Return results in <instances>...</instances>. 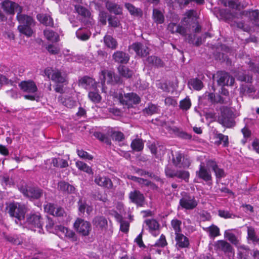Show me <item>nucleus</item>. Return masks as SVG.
Wrapping results in <instances>:
<instances>
[{
	"mask_svg": "<svg viewBox=\"0 0 259 259\" xmlns=\"http://www.w3.org/2000/svg\"><path fill=\"white\" fill-rule=\"evenodd\" d=\"M196 16L195 11L193 10L188 11L180 24L171 22L168 25L167 29L171 33H179L185 36L186 40L189 43H194L193 36L190 33L192 32L197 33L201 30V26L197 22L194 21Z\"/></svg>",
	"mask_w": 259,
	"mask_h": 259,
	"instance_id": "1",
	"label": "nucleus"
},
{
	"mask_svg": "<svg viewBox=\"0 0 259 259\" xmlns=\"http://www.w3.org/2000/svg\"><path fill=\"white\" fill-rule=\"evenodd\" d=\"M224 5L228 7L229 10H225V17L226 19L230 20L234 26L242 29L243 23V6L238 0H228L225 3Z\"/></svg>",
	"mask_w": 259,
	"mask_h": 259,
	"instance_id": "2",
	"label": "nucleus"
},
{
	"mask_svg": "<svg viewBox=\"0 0 259 259\" xmlns=\"http://www.w3.org/2000/svg\"><path fill=\"white\" fill-rule=\"evenodd\" d=\"M17 19L20 24L18 27L20 32L27 36H31L33 33L31 27L34 25L32 18L26 15L17 14Z\"/></svg>",
	"mask_w": 259,
	"mask_h": 259,
	"instance_id": "3",
	"label": "nucleus"
},
{
	"mask_svg": "<svg viewBox=\"0 0 259 259\" xmlns=\"http://www.w3.org/2000/svg\"><path fill=\"white\" fill-rule=\"evenodd\" d=\"M7 209L11 217H15L17 219L15 220L17 224H18V221L24 219L26 211L25 205L13 202L9 204Z\"/></svg>",
	"mask_w": 259,
	"mask_h": 259,
	"instance_id": "4",
	"label": "nucleus"
},
{
	"mask_svg": "<svg viewBox=\"0 0 259 259\" xmlns=\"http://www.w3.org/2000/svg\"><path fill=\"white\" fill-rule=\"evenodd\" d=\"M235 115L232 111L226 107L220 108V113L218 118V122L224 126L231 127L235 125Z\"/></svg>",
	"mask_w": 259,
	"mask_h": 259,
	"instance_id": "5",
	"label": "nucleus"
},
{
	"mask_svg": "<svg viewBox=\"0 0 259 259\" xmlns=\"http://www.w3.org/2000/svg\"><path fill=\"white\" fill-rule=\"evenodd\" d=\"M41 217L39 214L33 213L27 215L26 225L31 230L37 231L41 234L43 233L42 228Z\"/></svg>",
	"mask_w": 259,
	"mask_h": 259,
	"instance_id": "6",
	"label": "nucleus"
},
{
	"mask_svg": "<svg viewBox=\"0 0 259 259\" xmlns=\"http://www.w3.org/2000/svg\"><path fill=\"white\" fill-rule=\"evenodd\" d=\"M19 190L24 196L31 199H38L43 194L42 190L34 186H22L19 188Z\"/></svg>",
	"mask_w": 259,
	"mask_h": 259,
	"instance_id": "7",
	"label": "nucleus"
},
{
	"mask_svg": "<svg viewBox=\"0 0 259 259\" xmlns=\"http://www.w3.org/2000/svg\"><path fill=\"white\" fill-rule=\"evenodd\" d=\"M45 73L48 78L56 83H63L67 81L66 75L58 69L47 68L45 70Z\"/></svg>",
	"mask_w": 259,
	"mask_h": 259,
	"instance_id": "8",
	"label": "nucleus"
},
{
	"mask_svg": "<svg viewBox=\"0 0 259 259\" xmlns=\"http://www.w3.org/2000/svg\"><path fill=\"white\" fill-rule=\"evenodd\" d=\"M119 100L122 104L128 108L132 107L133 105L139 104L141 101L140 97L134 93L124 94L123 96L120 94L119 95Z\"/></svg>",
	"mask_w": 259,
	"mask_h": 259,
	"instance_id": "9",
	"label": "nucleus"
},
{
	"mask_svg": "<svg viewBox=\"0 0 259 259\" xmlns=\"http://www.w3.org/2000/svg\"><path fill=\"white\" fill-rule=\"evenodd\" d=\"M74 227L78 233L83 236L89 235L92 230L90 223L80 218L76 219L74 223Z\"/></svg>",
	"mask_w": 259,
	"mask_h": 259,
	"instance_id": "10",
	"label": "nucleus"
},
{
	"mask_svg": "<svg viewBox=\"0 0 259 259\" xmlns=\"http://www.w3.org/2000/svg\"><path fill=\"white\" fill-rule=\"evenodd\" d=\"M172 160L174 165L178 168H188L191 163L190 159L180 152L172 154Z\"/></svg>",
	"mask_w": 259,
	"mask_h": 259,
	"instance_id": "11",
	"label": "nucleus"
},
{
	"mask_svg": "<svg viewBox=\"0 0 259 259\" xmlns=\"http://www.w3.org/2000/svg\"><path fill=\"white\" fill-rule=\"evenodd\" d=\"M180 205L183 208L187 210H192L198 205V201L194 196L185 194L180 200Z\"/></svg>",
	"mask_w": 259,
	"mask_h": 259,
	"instance_id": "12",
	"label": "nucleus"
},
{
	"mask_svg": "<svg viewBox=\"0 0 259 259\" xmlns=\"http://www.w3.org/2000/svg\"><path fill=\"white\" fill-rule=\"evenodd\" d=\"M2 7L4 11L10 15H14L15 12L21 14L22 8L17 4L9 0H6L2 3Z\"/></svg>",
	"mask_w": 259,
	"mask_h": 259,
	"instance_id": "13",
	"label": "nucleus"
},
{
	"mask_svg": "<svg viewBox=\"0 0 259 259\" xmlns=\"http://www.w3.org/2000/svg\"><path fill=\"white\" fill-rule=\"evenodd\" d=\"M217 78L218 84L221 86L232 85L234 82V78L225 72H218Z\"/></svg>",
	"mask_w": 259,
	"mask_h": 259,
	"instance_id": "14",
	"label": "nucleus"
},
{
	"mask_svg": "<svg viewBox=\"0 0 259 259\" xmlns=\"http://www.w3.org/2000/svg\"><path fill=\"white\" fill-rule=\"evenodd\" d=\"M206 164L207 167L212 169L215 174L217 182L226 176V174L223 168H220L217 162L213 159L206 160Z\"/></svg>",
	"mask_w": 259,
	"mask_h": 259,
	"instance_id": "15",
	"label": "nucleus"
},
{
	"mask_svg": "<svg viewBox=\"0 0 259 259\" xmlns=\"http://www.w3.org/2000/svg\"><path fill=\"white\" fill-rule=\"evenodd\" d=\"M79 85L87 90H96L97 88V82L90 77L84 76L79 80Z\"/></svg>",
	"mask_w": 259,
	"mask_h": 259,
	"instance_id": "16",
	"label": "nucleus"
},
{
	"mask_svg": "<svg viewBox=\"0 0 259 259\" xmlns=\"http://www.w3.org/2000/svg\"><path fill=\"white\" fill-rule=\"evenodd\" d=\"M95 183L104 188L111 189L113 188V185L111 179L105 176L98 175L95 178Z\"/></svg>",
	"mask_w": 259,
	"mask_h": 259,
	"instance_id": "17",
	"label": "nucleus"
},
{
	"mask_svg": "<svg viewBox=\"0 0 259 259\" xmlns=\"http://www.w3.org/2000/svg\"><path fill=\"white\" fill-rule=\"evenodd\" d=\"M196 176L200 179H202L205 182H208L212 180L211 173L205 166L204 163L201 162L199 165L198 170L196 172Z\"/></svg>",
	"mask_w": 259,
	"mask_h": 259,
	"instance_id": "18",
	"label": "nucleus"
},
{
	"mask_svg": "<svg viewBox=\"0 0 259 259\" xmlns=\"http://www.w3.org/2000/svg\"><path fill=\"white\" fill-rule=\"evenodd\" d=\"M130 49L133 50L136 54L141 57L146 56L149 54L148 48L140 42H135L130 46Z\"/></svg>",
	"mask_w": 259,
	"mask_h": 259,
	"instance_id": "19",
	"label": "nucleus"
},
{
	"mask_svg": "<svg viewBox=\"0 0 259 259\" xmlns=\"http://www.w3.org/2000/svg\"><path fill=\"white\" fill-rule=\"evenodd\" d=\"M252 76L250 75L244 76V82L246 84H244V95H247L249 97L253 98L255 93V89L251 84Z\"/></svg>",
	"mask_w": 259,
	"mask_h": 259,
	"instance_id": "20",
	"label": "nucleus"
},
{
	"mask_svg": "<svg viewBox=\"0 0 259 259\" xmlns=\"http://www.w3.org/2000/svg\"><path fill=\"white\" fill-rule=\"evenodd\" d=\"M112 59L118 64H126L130 60V56L123 51H117L113 54Z\"/></svg>",
	"mask_w": 259,
	"mask_h": 259,
	"instance_id": "21",
	"label": "nucleus"
},
{
	"mask_svg": "<svg viewBox=\"0 0 259 259\" xmlns=\"http://www.w3.org/2000/svg\"><path fill=\"white\" fill-rule=\"evenodd\" d=\"M176 247L177 249L186 248L189 246V239L183 234H178L175 237Z\"/></svg>",
	"mask_w": 259,
	"mask_h": 259,
	"instance_id": "22",
	"label": "nucleus"
},
{
	"mask_svg": "<svg viewBox=\"0 0 259 259\" xmlns=\"http://www.w3.org/2000/svg\"><path fill=\"white\" fill-rule=\"evenodd\" d=\"M19 86L23 92L29 93H34L37 90L34 82L30 80L21 81L19 84Z\"/></svg>",
	"mask_w": 259,
	"mask_h": 259,
	"instance_id": "23",
	"label": "nucleus"
},
{
	"mask_svg": "<svg viewBox=\"0 0 259 259\" xmlns=\"http://www.w3.org/2000/svg\"><path fill=\"white\" fill-rule=\"evenodd\" d=\"M129 198L132 202L138 206H142L145 199L143 194L138 190L131 192L129 194Z\"/></svg>",
	"mask_w": 259,
	"mask_h": 259,
	"instance_id": "24",
	"label": "nucleus"
},
{
	"mask_svg": "<svg viewBox=\"0 0 259 259\" xmlns=\"http://www.w3.org/2000/svg\"><path fill=\"white\" fill-rule=\"evenodd\" d=\"M106 7L110 13L115 15H121L122 13V7L115 3L108 1L106 4Z\"/></svg>",
	"mask_w": 259,
	"mask_h": 259,
	"instance_id": "25",
	"label": "nucleus"
},
{
	"mask_svg": "<svg viewBox=\"0 0 259 259\" xmlns=\"http://www.w3.org/2000/svg\"><path fill=\"white\" fill-rule=\"evenodd\" d=\"M93 225L101 230H105L107 227V221L102 216L96 217L93 220Z\"/></svg>",
	"mask_w": 259,
	"mask_h": 259,
	"instance_id": "26",
	"label": "nucleus"
},
{
	"mask_svg": "<svg viewBox=\"0 0 259 259\" xmlns=\"http://www.w3.org/2000/svg\"><path fill=\"white\" fill-rule=\"evenodd\" d=\"M58 189L66 194L72 193L75 191V188L65 181H61L58 183Z\"/></svg>",
	"mask_w": 259,
	"mask_h": 259,
	"instance_id": "27",
	"label": "nucleus"
},
{
	"mask_svg": "<svg viewBox=\"0 0 259 259\" xmlns=\"http://www.w3.org/2000/svg\"><path fill=\"white\" fill-rule=\"evenodd\" d=\"M113 76L114 73L111 71L106 70L102 71L100 76L102 84L104 85L106 81L108 83L112 82Z\"/></svg>",
	"mask_w": 259,
	"mask_h": 259,
	"instance_id": "28",
	"label": "nucleus"
},
{
	"mask_svg": "<svg viewBox=\"0 0 259 259\" xmlns=\"http://www.w3.org/2000/svg\"><path fill=\"white\" fill-rule=\"evenodd\" d=\"M58 100L63 105L69 108L75 107L76 104V101L70 97L60 96Z\"/></svg>",
	"mask_w": 259,
	"mask_h": 259,
	"instance_id": "29",
	"label": "nucleus"
},
{
	"mask_svg": "<svg viewBox=\"0 0 259 259\" xmlns=\"http://www.w3.org/2000/svg\"><path fill=\"white\" fill-rule=\"evenodd\" d=\"M37 20L46 26H53L54 24L53 19L46 14H39L37 15Z\"/></svg>",
	"mask_w": 259,
	"mask_h": 259,
	"instance_id": "30",
	"label": "nucleus"
},
{
	"mask_svg": "<svg viewBox=\"0 0 259 259\" xmlns=\"http://www.w3.org/2000/svg\"><path fill=\"white\" fill-rule=\"evenodd\" d=\"M78 206L80 215L84 214L85 211L88 214H90L93 210L92 207L88 205L86 202L81 199L78 202Z\"/></svg>",
	"mask_w": 259,
	"mask_h": 259,
	"instance_id": "31",
	"label": "nucleus"
},
{
	"mask_svg": "<svg viewBox=\"0 0 259 259\" xmlns=\"http://www.w3.org/2000/svg\"><path fill=\"white\" fill-rule=\"evenodd\" d=\"M125 7L127 9L130 14L134 17H141L143 15V12L140 9L136 8L130 3H126Z\"/></svg>",
	"mask_w": 259,
	"mask_h": 259,
	"instance_id": "32",
	"label": "nucleus"
},
{
	"mask_svg": "<svg viewBox=\"0 0 259 259\" xmlns=\"http://www.w3.org/2000/svg\"><path fill=\"white\" fill-rule=\"evenodd\" d=\"M216 247L225 253H229L232 251V247L227 242L224 240H219L216 243Z\"/></svg>",
	"mask_w": 259,
	"mask_h": 259,
	"instance_id": "33",
	"label": "nucleus"
},
{
	"mask_svg": "<svg viewBox=\"0 0 259 259\" xmlns=\"http://www.w3.org/2000/svg\"><path fill=\"white\" fill-rule=\"evenodd\" d=\"M104 41L105 45L112 50H115L117 47L118 44L116 40L111 35H105Z\"/></svg>",
	"mask_w": 259,
	"mask_h": 259,
	"instance_id": "34",
	"label": "nucleus"
},
{
	"mask_svg": "<svg viewBox=\"0 0 259 259\" xmlns=\"http://www.w3.org/2000/svg\"><path fill=\"white\" fill-rule=\"evenodd\" d=\"M146 63L150 66L155 67H161L163 66L161 59L155 56L148 57L146 60Z\"/></svg>",
	"mask_w": 259,
	"mask_h": 259,
	"instance_id": "35",
	"label": "nucleus"
},
{
	"mask_svg": "<svg viewBox=\"0 0 259 259\" xmlns=\"http://www.w3.org/2000/svg\"><path fill=\"white\" fill-rule=\"evenodd\" d=\"M44 35L46 38L53 42H57L59 40L58 34L53 30L46 29L44 31Z\"/></svg>",
	"mask_w": 259,
	"mask_h": 259,
	"instance_id": "36",
	"label": "nucleus"
},
{
	"mask_svg": "<svg viewBox=\"0 0 259 259\" xmlns=\"http://www.w3.org/2000/svg\"><path fill=\"white\" fill-rule=\"evenodd\" d=\"M152 17L154 22L157 24H162L164 22V15L163 13L158 9H153Z\"/></svg>",
	"mask_w": 259,
	"mask_h": 259,
	"instance_id": "37",
	"label": "nucleus"
},
{
	"mask_svg": "<svg viewBox=\"0 0 259 259\" xmlns=\"http://www.w3.org/2000/svg\"><path fill=\"white\" fill-rule=\"evenodd\" d=\"M75 165L80 170L83 171L88 174H93L92 167L82 161H77L75 162Z\"/></svg>",
	"mask_w": 259,
	"mask_h": 259,
	"instance_id": "38",
	"label": "nucleus"
},
{
	"mask_svg": "<svg viewBox=\"0 0 259 259\" xmlns=\"http://www.w3.org/2000/svg\"><path fill=\"white\" fill-rule=\"evenodd\" d=\"M52 164L54 166L59 168H65L68 166V163L66 160L59 157L53 158Z\"/></svg>",
	"mask_w": 259,
	"mask_h": 259,
	"instance_id": "39",
	"label": "nucleus"
},
{
	"mask_svg": "<svg viewBox=\"0 0 259 259\" xmlns=\"http://www.w3.org/2000/svg\"><path fill=\"white\" fill-rule=\"evenodd\" d=\"M247 240L249 243H255L258 242V238L256 236L253 228L247 227Z\"/></svg>",
	"mask_w": 259,
	"mask_h": 259,
	"instance_id": "40",
	"label": "nucleus"
},
{
	"mask_svg": "<svg viewBox=\"0 0 259 259\" xmlns=\"http://www.w3.org/2000/svg\"><path fill=\"white\" fill-rule=\"evenodd\" d=\"M118 70L120 75L125 78L131 77L133 74L132 70L124 66H119Z\"/></svg>",
	"mask_w": 259,
	"mask_h": 259,
	"instance_id": "41",
	"label": "nucleus"
},
{
	"mask_svg": "<svg viewBox=\"0 0 259 259\" xmlns=\"http://www.w3.org/2000/svg\"><path fill=\"white\" fill-rule=\"evenodd\" d=\"M131 147L135 151H141L144 148V143L142 140L140 139L134 140L131 143Z\"/></svg>",
	"mask_w": 259,
	"mask_h": 259,
	"instance_id": "42",
	"label": "nucleus"
},
{
	"mask_svg": "<svg viewBox=\"0 0 259 259\" xmlns=\"http://www.w3.org/2000/svg\"><path fill=\"white\" fill-rule=\"evenodd\" d=\"M96 90H91L88 94V97L90 100L95 103H99L101 100V96Z\"/></svg>",
	"mask_w": 259,
	"mask_h": 259,
	"instance_id": "43",
	"label": "nucleus"
},
{
	"mask_svg": "<svg viewBox=\"0 0 259 259\" xmlns=\"http://www.w3.org/2000/svg\"><path fill=\"white\" fill-rule=\"evenodd\" d=\"M95 137L101 142H104L107 145H110L111 142L110 138L105 134L97 132L94 133Z\"/></svg>",
	"mask_w": 259,
	"mask_h": 259,
	"instance_id": "44",
	"label": "nucleus"
},
{
	"mask_svg": "<svg viewBox=\"0 0 259 259\" xmlns=\"http://www.w3.org/2000/svg\"><path fill=\"white\" fill-rule=\"evenodd\" d=\"M181 225L182 222L178 219H174L171 221V225L176 235L181 233Z\"/></svg>",
	"mask_w": 259,
	"mask_h": 259,
	"instance_id": "45",
	"label": "nucleus"
},
{
	"mask_svg": "<svg viewBox=\"0 0 259 259\" xmlns=\"http://www.w3.org/2000/svg\"><path fill=\"white\" fill-rule=\"evenodd\" d=\"M205 230L209 233V235L211 237L214 238L220 235V229L215 225H211L206 228Z\"/></svg>",
	"mask_w": 259,
	"mask_h": 259,
	"instance_id": "46",
	"label": "nucleus"
},
{
	"mask_svg": "<svg viewBox=\"0 0 259 259\" xmlns=\"http://www.w3.org/2000/svg\"><path fill=\"white\" fill-rule=\"evenodd\" d=\"M189 83L196 90L199 91L203 87V84L201 80L198 78H193L191 79Z\"/></svg>",
	"mask_w": 259,
	"mask_h": 259,
	"instance_id": "47",
	"label": "nucleus"
},
{
	"mask_svg": "<svg viewBox=\"0 0 259 259\" xmlns=\"http://www.w3.org/2000/svg\"><path fill=\"white\" fill-rule=\"evenodd\" d=\"M145 222L151 231L156 230L159 228L158 222L154 219L146 220Z\"/></svg>",
	"mask_w": 259,
	"mask_h": 259,
	"instance_id": "48",
	"label": "nucleus"
},
{
	"mask_svg": "<svg viewBox=\"0 0 259 259\" xmlns=\"http://www.w3.org/2000/svg\"><path fill=\"white\" fill-rule=\"evenodd\" d=\"M64 236L72 242H76L77 241V236L75 233L68 228H67L66 231L65 232Z\"/></svg>",
	"mask_w": 259,
	"mask_h": 259,
	"instance_id": "49",
	"label": "nucleus"
},
{
	"mask_svg": "<svg viewBox=\"0 0 259 259\" xmlns=\"http://www.w3.org/2000/svg\"><path fill=\"white\" fill-rule=\"evenodd\" d=\"M111 130L112 139L116 141L120 142L124 139V134L121 132H113L112 128H109L108 132Z\"/></svg>",
	"mask_w": 259,
	"mask_h": 259,
	"instance_id": "50",
	"label": "nucleus"
},
{
	"mask_svg": "<svg viewBox=\"0 0 259 259\" xmlns=\"http://www.w3.org/2000/svg\"><path fill=\"white\" fill-rule=\"evenodd\" d=\"M191 106V103L189 98H186L180 102V108L183 110H188Z\"/></svg>",
	"mask_w": 259,
	"mask_h": 259,
	"instance_id": "51",
	"label": "nucleus"
},
{
	"mask_svg": "<svg viewBox=\"0 0 259 259\" xmlns=\"http://www.w3.org/2000/svg\"><path fill=\"white\" fill-rule=\"evenodd\" d=\"M190 177V174L186 170H177L176 177L188 182Z\"/></svg>",
	"mask_w": 259,
	"mask_h": 259,
	"instance_id": "52",
	"label": "nucleus"
},
{
	"mask_svg": "<svg viewBox=\"0 0 259 259\" xmlns=\"http://www.w3.org/2000/svg\"><path fill=\"white\" fill-rule=\"evenodd\" d=\"M75 9L77 13L82 16L87 17L89 15V11L82 6L75 5Z\"/></svg>",
	"mask_w": 259,
	"mask_h": 259,
	"instance_id": "53",
	"label": "nucleus"
},
{
	"mask_svg": "<svg viewBox=\"0 0 259 259\" xmlns=\"http://www.w3.org/2000/svg\"><path fill=\"white\" fill-rule=\"evenodd\" d=\"M217 138L219 140L220 144H223L224 147L228 146L229 144L228 137L222 134H219L217 135Z\"/></svg>",
	"mask_w": 259,
	"mask_h": 259,
	"instance_id": "54",
	"label": "nucleus"
},
{
	"mask_svg": "<svg viewBox=\"0 0 259 259\" xmlns=\"http://www.w3.org/2000/svg\"><path fill=\"white\" fill-rule=\"evenodd\" d=\"M77 153L78 156L82 159L92 160L93 158V156L83 150L77 149Z\"/></svg>",
	"mask_w": 259,
	"mask_h": 259,
	"instance_id": "55",
	"label": "nucleus"
},
{
	"mask_svg": "<svg viewBox=\"0 0 259 259\" xmlns=\"http://www.w3.org/2000/svg\"><path fill=\"white\" fill-rule=\"evenodd\" d=\"M67 228H66L62 225H56L54 228V233L57 234L59 236L64 235L65 232L66 231Z\"/></svg>",
	"mask_w": 259,
	"mask_h": 259,
	"instance_id": "56",
	"label": "nucleus"
},
{
	"mask_svg": "<svg viewBox=\"0 0 259 259\" xmlns=\"http://www.w3.org/2000/svg\"><path fill=\"white\" fill-rule=\"evenodd\" d=\"M158 108L157 106L154 104H149L148 107L145 109V112L149 114L152 115L153 114L156 113L157 112Z\"/></svg>",
	"mask_w": 259,
	"mask_h": 259,
	"instance_id": "57",
	"label": "nucleus"
},
{
	"mask_svg": "<svg viewBox=\"0 0 259 259\" xmlns=\"http://www.w3.org/2000/svg\"><path fill=\"white\" fill-rule=\"evenodd\" d=\"M167 242L164 235H161L160 238L156 242L154 246L156 247H163L166 246Z\"/></svg>",
	"mask_w": 259,
	"mask_h": 259,
	"instance_id": "58",
	"label": "nucleus"
},
{
	"mask_svg": "<svg viewBox=\"0 0 259 259\" xmlns=\"http://www.w3.org/2000/svg\"><path fill=\"white\" fill-rule=\"evenodd\" d=\"M56 206L52 203H49L44 206L45 211L51 215H54Z\"/></svg>",
	"mask_w": 259,
	"mask_h": 259,
	"instance_id": "59",
	"label": "nucleus"
},
{
	"mask_svg": "<svg viewBox=\"0 0 259 259\" xmlns=\"http://www.w3.org/2000/svg\"><path fill=\"white\" fill-rule=\"evenodd\" d=\"M165 173L167 177L174 178L177 176V170H175L169 166H166L165 169Z\"/></svg>",
	"mask_w": 259,
	"mask_h": 259,
	"instance_id": "60",
	"label": "nucleus"
},
{
	"mask_svg": "<svg viewBox=\"0 0 259 259\" xmlns=\"http://www.w3.org/2000/svg\"><path fill=\"white\" fill-rule=\"evenodd\" d=\"M109 25L114 27H117L120 25V22L115 17H110L108 19Z\"/></svg>",
	"mask_w": 259,
	"mask_h": 259,
	"instance_id": "61",
	"label": "nucleus"
},
{
	"mask_svg": "<svg viewBox=\"0 0 259 259\" xmlns=\"http://www.w3.org/2000/svg\"><path fill=\"white\" fill-rule=\"evenodd\" d=\"M218 212L220 217L225 219L232 218L233 217H235L234 215L227 210H219Z\"/></svg>",
	"mask_w": 259,
	"mask_h": 259,
	"instance_id": "62",
	"label": "nucleus"
},
{
	"mask_svg": "<svg viewBox=\"0 0 259 259\" xmlns=\"http://www.w3.org/2000/svg\"><path fill=\"white\" fill-rule=\"evenodd\" d=\"M164 103L166 106H175L177 104V101L172 97H168L165 99Z\"/></svg>",
	"mask_w": 259,
	"mask_h": 259,
	"instance_id": "63",
	"label": "nucleus"
},
{
	"mask_svg": "<svg viewBox=\"0 0 259 259\" xmlns=\"http://www.w3.org/2000/svg\"><path fill=\"white\" fill-rule=\"evenodd\" d=\"M76 36L82 40H86L89 38L90 35L86 33L82 32L81 30H78L76 32Z\"/></svg>",
	"mask_w": 259,
	"mask_h": 259,
	"instance_id": "64",
	"label": "nucleus"
}]
</instances>
